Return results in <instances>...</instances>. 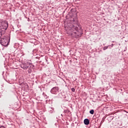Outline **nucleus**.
Listing matches in <instances>:
<instances>
[{
  "label": "nucleus",
  "instance_id": "nucleus-7",
  "mask_svg": "<svg viewBox=\"0 0 128 128\" xmlns=\"http://www.w3.org/2000/svg\"><path fill=\"white\" fill-rule=\"evenodd\" d=\"M6 32H4V30H2V28L0 26V39L2 38V34H4Z\"/></svg>",
  "mask_w": 128,
  "mask_h": 128
},
{
  "label": "nucleus",
  "instance_id": "nucleus-10",
  "mask_svg": "<svg viewBox=\"0 0 128 128\" xmlns=\"http://www.w3.org/2000/svg\"><path fill=\"white\" fill-rule=\"evenodd\" d=\"M108 46H104V47L103 48V50H108Z\"/></svg>",
  "mask_w": 128,
  "mask_h": 128
},
{
  "label": "nucleus",
  "instance_id": "nucleus-13",
  "mask_svg": "<svg viewBox=\"0 0 128 128\" xmlns=\"http://www.w3.org/2000/svg\"><path fill=\"white\" fill-rule=\"evenodd\" d=\"M110 46H112V47L114 46V44H112Z\"/></svg>",
  "mask_w": 128,
  "mask_h": 128
},
{
  "label": "nucleus",
  "instance_id": "nucleus-2",
  "mask_svg": "<svg viewBox=\"0 0 128 128\" xmlns=\"http://www.w3.org/2000/svg\"><path fill=\"white\" fill-rule=\"evenodd\" d=\"M0 27L4 32H6V30L8 28V22L4 21L1 23Z\"/></svg>",
  "mask_w": 128,
  "mask_h": 128
},
{
  "label": "nucleus",
  "instance_id": "nucleus-1",
  "mask_svg": "<svg viewBox=\"0 0 128 128\" xmlns=\"http://www.w3.org/2000/svg\"><path fill=\"white\" fill-rule=\"evenodd\" d=\"M78 20L72 19L70 22V24L68 25V28L66 30L67 32L70 34H76V32H78Z\"/></svg>",
  "mask_w": 128,
  "mask_h": 128
},
{
  "label": "nucleus",
  "instance_id": "nucleus-14",
  "mask_svg": "<svg viewBox=\"0 0 128 128\" xmlns=\"http://www.w3.org/2000/svg\"><path fill=\"white\" fill-rule=\"evenodd\" d=\"M27 88H28V85H27Z\"/></svg>",
  "mask_w": 128,
  "mask_h": 128
},
{
  "label": "nucleus",
  "instance_id": "nucleus-12",
  "mask_svg": "<svg viewBox=\"0 0 128 128\" xmlns=\"http://www.w3.org/2000/svg\"><path fill=\"white\" fill-rule=\"evenodd\" d=\"M72 91L73 92H74L76 91V89H74V88H72Z\"/></svg>",
  "mask_w": 128,
  "mask_h": 128
},
{
  "label": "nucleus",
  "instance_id": "nucleus-11",
  "mask_svg": "<svg viewBox=\"0 0 128 128\" xmlns=\"http://www.w3.org/2000/svg\"><path fill=\"white\" fill-rule=\"evenodd\" d=\"M32 69H28V74H32Z\"/></svg>",
  "mask_w": 128,
  "mask_h": 128
},
{
  "label": "nucleus",
  "instance_id": "nucleus-5",
  "mask_svg": "<svg viewBox=\"0 0 128 128\" xmlns=\"http://www.w3.org/2000/svg\"><path fill=\"white\" fill-rule=\"evenodd\" d=\"M58 91V87H54L50 90L51 94H56V92Z\"/></svg>",
  "mask_w": 128,
  "mask_h": 128
},
{
  "label": "nucleus",
  "instance_id": "nucleus-15",
  "mask_svg": "<svg viewBox=\"0 0 128 128\" xmlns=\"http://www.w3.org/2000/svg\"><path fill=\"white\" fill-rule=\"evenodd\" d=\"M66 2H68V0H65Z\"/></svg>",
  "mask_w": 128,
  "mask_h": 128
},
{
  "label": "nucleus",
  "instance_id": "nucleus-8",
  "mask_svg": "<svg viewBox=\"0 0 128 128\" xmlns=\"http://www.w3.org/2000/svg\"><path fill=\"white\" fill-rule=\"evenodd\" d=\"M90 114H94V110H92L90 111Z\"/></svg>",
  "mask_w": 128,
  "mask_h": 128
},
{
  "label": "nucleus",
  "instance_id": "nucleus-9",
  "mask_svg": "<svg viewBox=\"0 0 128 128\" xmlns=\"http://www.w3.org/2000/svg\"><path fill=\"white\" fill-rule=\"evenodd\" d=\"M64 112H66V114H68V112H70V110H64Z\"/></svg>",
  "mask_w": 128,
  "mask_h": 128
},
{
  "label": "nucleus",
  "instance_id": "nucleus-4",
  "mask_svg": "<svg viewBox=\"0 0 128 128\" xmlns=\"http://www.w3.org/2000/svg\"><path fill=\"white\" fill-rule=\"evenodd\" d=\"M31 64L28 62H26V63L22 64L21 66V68L24 70H28L31 66Z\"/></svg>",
  "mask_w": 128,
  "mask_h": 128
},
{
  "label": "nucleus",
  "instance_id": "nucleus-6",
  "mask_svg": "<svg viewBox=\"0 0 128 128\" xmlns=\"http://www.w3.org/2000/svg\"><path fill=\"white\" fill-rule=\"evenodd\" d=\"M84 124L88 126L90 124V120L88 118H86L84 120Z\"/></svg>",
  "mask_w": 128,
  "mask_h": 128
},
{
  "label": "nucleus",
  "instance_id": "nucleus-16",
  "mask_svg": "<svg viewBox=\"0 0 128 128\" xmlns=\"http://www.w3.org/2000/svg\"><path fill=\"white\" fill-rule=\"evenodd\" d=\"M80 34H82V33H80Z\"/></svg>",
  "mask_w": 128,
  "mask_h": 128
},
{
  "label": "nucleus",
  "instance_id": "nucleus-3",
  "mask_svg": "<svg viewBox=\"0 0 128 128\" xmlns=\"http://www.w3.org/2000/svg\"><path fill=\"white\" fill-rule=\"evenodd\" d=\"M0 40L2 46H8V39L6 38H2L0 39Z\"/></svg>",
  "mask_w": 128,
  "mask_h": 128
}]
</instances>
